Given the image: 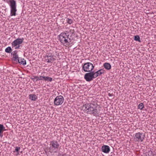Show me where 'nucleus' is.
<instances>
[{
  "mask_svg": "<svg viewBox=\"0 0 156 156\" xmlns=\"http://www.w3.org/2000/svg\"><path fill=\"white\" fill-rule=\"evenodd\" d=\"M134 40L136 41L140 42L141 40L140 37L138 35H136L134 37Z\"/></svg>",
  "mask_w": 156,
  "mask_h": 156,
  "instance_id": "aec40b11",
  "label": "nucleus"
},
{
  "mask_svg": "<svg viewBox=\"0 0 156 156\" xmlns=\"http://www.w3.org/2000/svg\"><path fill=\"white\" fill-rule=\"evenodd\" d=\"M99 70L101 74L104 73H105V70L103 69H100Z\"/></svg>",
  "mask_w": 156,
  "mask_h": 156,
  "instance_id": "393cba45",
  "label": "nucleus"
},
{
  "mask_svg": "<svg viewBox=\"0 0 156 156\" xmlns=\"http://www.w3.org/2000/svg\"><path fill=\"white\" fill-rule=\"evenodd\" d=\"M5 127L2 124H0V136H1V134L3 133V130H5Z\"/></svg>",
  "mask_w": 156,
  "mask_h": 156,
  "instance_id": "dca6fc26",
  "label": "nucleus"
},
{
  "mask_svg": "<svg viewBox=\"0 0 156 156\" xmlns=\"http://www.w3.org/2000/svg\"><path fill=\"white\" fill-rule=\"evenodd\" d=\"M5 52L8 53H10L12 51V50L10 47H8L5 50Z\"/></svg>",
  "mask_w": 156,
  "mask_h": 156,
  "instance_id": "6ab92c4d",
  "label": "nucleus"
},
{
  "mask_svg": "<svg viewBox=\"0 0 156 156\" xmlns=\"http://www.w3.org/2000/svg\"><path fill=\"white\" fill-rule=\"evenodd\" d=\"M38 80H44L45 78V76H38Z\"/></svg>",
  "mask_w": 156,
  "mask_h": 156,
  "instance_id": "b1692460",
  "label": "nucleus"
},
{
  "mask_svg": "<svg viewBox=\"0 0 156 156\" xmlns=\"http://www.w3.org/2000/svg\"><path fill=\"white\" fill-rule=\"evenodd\" d=\"M69 33H70L72 34H73L74 33V29H70L69 30Z\"/></svg>",
  "mask_w": 156,
  "mask_h": 156,
  "instance_id": "a878e982",
  "label": "nucleus"
},
{
  "mask_svg": "<svg viewBox=\"0 0 156 156\" xmlns=\"http://www.w3.org/2000/svg\"><path fill=\"white\" fill-rule=\"evenodd\" d=\"M29 99L32 101H35L37 99V97L34 94H30L29 96Z\"/></svg>",
  "mask_w": 156,
  "mask_h": 156,
  "instance_id": "ddd939ff",
  "label": "nucleus"
},
{
  "mask_svg": "<svg viewBox=\"0 0 156 156\" xmlns=\"http://www.w3.org/2000/svg\"><path fill=\"white\" fill-rule=\"evenodd\" d=\"M38 76H32L31 77V79L33 80V81H35V80H36V81H38Z\"/></svg>",
  "mask_w": 156,
  "mask_h": 156,
  "instance_id": "a211bd4d",
  "label": "nucleus"
},
{
  "mask_svg": "<svg viewBox=\"0 0 156 156\" xmlns=\"http://www.w3.org/2000/svg\"><path fill=\"white\" fill-rule=\"evenodd\" d=\"M24 40L23 38H18L15 40L12 43V47H15L18 45L21 44L23 42Z\"/></svg>",
  "mask_w": 156,
  "mask_h": 156,
  "instance_id": "1a4fd4ad",
  "label": "nucleus"
},
{
  "mask_svg": "<svg viewBox=\"0 0 156 156\" xmlns=\"http://www.w3.org/2000/svg\"><path fill=\"white\" fill-rule=\"evenodd\" d=\"M66 21L67 23L69 24H71L73 23V20L68 18L66 19Z\"/></svg>",
  "mask_w": 156,
  "mask_h": 156,
  "instance_id": "412c9836",
  "label": "nucleus"
},
{
  "mask_svg": "<svg viewBox=\"0 0 156 156\" xmlns=\"http://www.w3.org/2000/svg\"><path fill=\"white\" fill-rule=\"evenodd\" d=\"M97 103L92 101L84 104L82 106V109L85 113L92 115L95 116H99V111L97 109Z\"/></svg>",
  "mask_w": 156,
  "mask_h": 156,
  "instance_id": "f257e3e1",
  "label": "nucleus"
},
{
  "mask_svg": "<svg viewBox=\"0 0 156 156\" xmlns=\"http://www.w3.org/2000/svg\"><path fill=\"white\" fill-rule=\"evenodd\" d=\"M101 150L102 151L105 153L108 154L110 151V148L108 146L104 145L101 147Z\"/></svg>",
  "mask_w": 156,
  "mask_h": 156,
  "instance_id": "9b49d317",
  "label": "nucleus"
},
{
  "mask_svg": "<svg viewBox=\"0 0 156 156\" xmlns=\"http://www.w3.org/2000/svg\"><path fill=\"white\" fill-rule=\"evenodd\" d=\"M64 98L61 95L57 96L54 99V103L55 105L58 106L61 105L64 102Z\"/></svg>",
  "mask_w": 156,
  "mask_h": 156,
  "instance_id": "0eeeda50",
  "label": "nucleus"
},
{
  "mask_svg": "<svg viewBox=\"0 0 156 156\" xmlns=\"http://www.w3.org/2000/svg\"><path fill=\"white\" fill-rule=\"evenodd\" d=\"M7 3L9 4L10 8V16H16V12L17 11L16 1L14 0H10L8 1Z\"/></svg>",
  "mask_w": 156,
  "mask_h": 156,
  "instance_id": "20e7f679",
  "label": "nucleus"
},
{
  "mask_svg": "<svg viewBox=\"0 0 156 156\" xmlns=\"http://www.w3.org/2000/svg\"><path fill=\"white\" fill-rule=\"evenodd\" d=\"M144 108V105L143 103H140L138 105V109L142 110Z\"/></svg>",
  "mask_w": 156,
  "mask_h": 156,
  "instance_id": "4be33fe9",
  "label": "nucleus"
},
{
  "mask_svg": "<svg viewBox=\"0 0 156 156\" xmlns=\"http://www.w3.org/2000/svg\"><path fill=\"white\" fill-rule=\"evenodd\" d=\"M108 96L109 97H112L113 96V94H112L109 93L108 94Z\"/></svg>",
  "mask_w": 156,
  "mask_h": 156,
  "instance_id": "c85d7f7f",
  "label": "nucleus"
},
{
  "mask_svg": "<svg viewBox=\"0 0 156 156\" xmlns=\"http://www.w3.org/2000/svg\"><path fill=\"white\" fill-rule=\"evenodd\" d=\"M104 67L107 70H109L111 69V66L110 63L107 62L103 64Z\"/></svg>",
  "mask_w": 156,
  "mask_h": 156,
  "instance_id": "4468645a",
  "label": "nucleus"
},
{
  "mask_svg": "<svg viewBox=\"0 0 156 156\" xmlns=\"http://www.w3.org/2000/svg\"><path fill=\"white\" fill-rule=\"evenodd\" d=\"M19 60V61H17V62H19L20 64H22L24 66L26 64V61L24 58H20Z\"/></svg>",
  "mask_w": 156,
  "mask_h": 156,
  "instance_id": "2eb2a0df",
  "label": "nucleus"
},
{
  "mask_svg": "<svg viewBox=\"0 0 156 156\" xmlns=\"http://www.w3.org/2000/svg\"><path fill=\"white\" fill-rule=\"evenodd\" d=\"M89 72L85 74L84 78L87 81L90 82L95 78L94 74V71Z\"/></svg>",
  "mask_w": 156,
  "mask_h": 156,
  "instance_id": "6e6552de",
  "label": "nucleus"
},
{
  "mask_svg": "<svg viewBox=\"0 0 156 156\" xmlns=\"http://www.w3.org/2000/svg\"><path fill=\"white\" fill-rule=\"evenodd\" d=\"M11 54L13 56V59L14 61L16 62L19 61V59L20 58L19 57L17 52H16V51H13L12 53Z\"/></svg>",
  "mask_w": 156,
  "mask_h": 156,
  "instance_id": "f8f14e48",
  "label": "nucleus"
},
{
  "mask_svg": "<svg viewBox=\"0 0 156 156\" xmlns=\"http://www.w3.org/2000/svg\"><path fill=\"white\" fill-rule=\"evenodd\" d=\"M94 76L95 78H96L98 76H100L101 75V73L99 70L96 72L94 71Z\"/></svg>",
  "mask_w": 156,
  "mask_h": 156,
  "instance_id": "f3484780",
  "label": "nucleus"
},
{
  "mask_svg": "<svg viewBox=\"0 0 156 156\" xmlns=\"http://www.w3.org/2000/svg\"><path fill=\"white\" fill-rule=\"evenodd\" d=\"M20 147H15V151L16 152H18L20 149Z\"/></svg>",
  "mask_w": 156,
  "mask_h": 156,
  "instance_id": "bb28decb",
  "label": "nucleus"
},
{
  "mask_svg": "<svg viewBox=\"0 0 156 156\" xmlns=\"http://www.w3.org/2000/svg\"><path fill=\"white\" fill-rule=\"evenodd\" d=\"M44 58L45 61L48 63H52L54 59L51 53L46 55Z\"/></svg>",
  "mask_w": 156,
  "mask_h": 156,
  "instance_id": "9d476101",
  "label": "nucleus"
},
{
  "mask_svg": "<svg viewBox=\"0 0 156 156\" xmlns=\"http://www.w3.org/2000/svg\"><path fill=\"white\" fill-rule=\"evenodd\" d=\"M69 32L66 31L64 32L61 33L58 36L59 40L63 44L69 43L71 41V39L69 37Z\"/></svg>",
  "mask_w": 156,
  "mask_h": 156,
  "instance_id": "f03ea898",
  "label": "nucleus"
},
{
  "mask_svg": "<svg viewBox=\"0 0 156 156\" xmlns=\"http://www.w3.org/2000/svg\"><path fill=\"white\" fill-rule=\"evenodd\" d=\"M52 80V78L48 77V76H45V81H48L49 82H51Z\"/></svg>",
  "mask_w": 156,
  "mask_h": 156,
  "instance_id": "5701e85b",
  "label": "nucleus"
},
{
  "mask_svg": "<svg viewBox=\"0 0 156 156\" xmlns=\"http://www.w3.org/2000/svg\"><path fill=\"white\" fill-rule=\"evenodd\" d=\"M49 152L51 153H57L59 149L60 146L56 140H53L50 142Z\"/></svg>",
  "mask_w": 156,
  "mask_h": 156,
  "instance_id": "7ed1b4c3",
  "label": "nucleus"
},
{
  "mask_svg": "<svg viewBox=\"0 0 156 156\" xmlns=\"http://www.w3.org/2000/svg\"><path fill=\"white\" fill-rule=\"evenodd\" d=\"M94 66L91 62H88L84 64L82 67V69L86 72H93V69Z\"/></svg>",
  "mask_w": 156,
  "mask_h": 156,
  "instance_id": "39448f33",
  "label": "nucleus"
},
{
  "mask_svg": "<svg viewBox=\"0 0 156 156\" xmlns=\"http://www.w3.org/2000/svg\"><path fill=\"white\" fill-rule=\"evenodd\" d=\"M20 45H17L15 47V49H19L20 48Z\"/></svg>",
  "mask_w": 156,
  "mask_h": 156,
  "instance_id": "cd10ccee",
  "label": "nucleus"
},
{
  "mask_svg": "<svg viewBox=\"0 0 156 156\" xmlns=\"http://www.w3.org/2000/svg\"><path fill=\"white\" fill-rule=\"evenodd\" d=\"M134 140L136 142H143L145 137V135L143 133L138 132L135 134L134 136Z\"/></svg>",
  "mask_w": 156,
  "mask_h": 156,
  "instance_id": "423d86ee",
  "label": "nucleus"
}]
</instances>
